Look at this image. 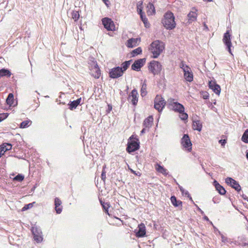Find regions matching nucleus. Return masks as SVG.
I'll return each mask as SVG.
<instances>
[{"mask_svg":"<svg viewBox=\"0 0 248 248\" xmlns=\"http://www.w3.org/2000/svg\"><path fill=\"white\" fill-rule=\"evenodd\" d=\"M147 8L149 9V10L152 11V13L153 14H155V7L153 3L150 2L147 5Z\"/></svg>","mask_w":248,"mask_h":248,"instance_id":"ea45409f","label":"nucleus"},{"mask_svg":"<svg viewBox=\"0 0 248 248\" xmlns=\"http://www.w3.org/2000/svg\"><path fill=\"white\" fill-rule=\"evenodd\" d=\"M106 166H104L103 167V170H102V173H101V179L102 180H103L104 181H105V179H106V171L105 170V168Z\"/></svg>","mask_w":248,"mask_h":248,"instance_id":"c03bdc74","label":"nucleus"},{"mask_svg":"<svg viewBox=\"0 0 248 248\" xmlns=\"http://www.w3.org/2000/svg\"><path fill=\"white\" fill-rule=\"evenodd\" d=\"M157 167L156 168V170L157 171H158L160 173H161L163 175L166 176L168 174V172L167 171V170L165 169L163 166L157 164Z\"/></svg>","mask_w":248,"mask_h":248,"instance_id":"c756f323","label":"nucleus"},{"mask_svg":"<svg viewBox=\"0 0 248 248\" xmlns=\"http://www.w3.org/2000/svg\"><path fill=\"white\" fill-rule=\"evenodd\" d=\"M104 3L106 4V6L108 7V6L109 4H110V2L108 0H102Z\"/></svg>","mask_w":248,"mask_h":248,"instance_id":"5fc2aeb1","label":"nucleus"},{"mask_svg":"<svg viewBox=\"0 0 248 248\" xmlns=\"http://www.w3.org/2000/svg\"><path fill=\"white\" fill-rule=\"evenodd\" d=\"M187 197L189 198V199L191 201L192 203H194V202L192 199V197H191L190 195L189 194V196H187Z\"/></svg>","mask_w":248,"mask_h":248,"instance_id":"e2e57ef3","label":"nucleus"},{"mask_svg":"<svg viewBox=\"0 0 248 248\" xmlns=\"http://www.w3.org/2000/svg\"><path fill=\"white\" fill-rule=\"evenodd\" d=\"M179 113V117L183 121L186 120L188 118V114L185 112V111L183 112Z\"/></svg>","mask_w":248,"mask_h":248,"instance_id":"e433bc0d","label":"nucleus"},{"mask_svg":"<svg viewBox=\"0 0 248 248\" xmlns=\"http://www.w3.org/2000/svg\"><path fill=\"white\" fill-rule=\"evenodd\" d=\"M213 202L215 203L218 202H217V201H216V198H213Z\"/></svg>","mask_w":248,"mask_h":248,"instance_id":"338daca9","label":"nucleus"},{"mask_svg":"<svg viewBox=\"0 0 248 248\" xmlns=\"http://www.w3.org/2000/svg\"><path fill=\"white\" fill-rule=\"evenodd\" d=\"M133 135L129 138V140L128 141L126 149V151L129 154L138 150L140 148L139 140L137 138L133 139Z\"/></svg>","mask_w":248,"mask_h":248,"instance_id":"7ed1b4c3","label":"nucleus"},{"mask_svg":"<svg viewBox=\"0 0 248 248\" xmlns=\"http://www.w3.org/2000/svg\"><path fill=\"white\" fill-rule=\"evenodd\" d=\"M246 158L248 160V150H247L246 151Z\"/></svg>","mask_w":248,"mask_h":248,"instance_id":"69168bd1","label":"nucleus"},{"mask_svg":"<svg viewBox=\"0 0 248 248\" xmlns=\"http://www.w3.org/2000/svg\"><path fill=\"white\" fill-rule=\"evenodd\" d=\"M142 53V49L140 47H139L132 51L131 54L132 57H135L138 55Z\"/></svg>","mask_w":248,"mask_h":248,"instance_id":"2f4dec72","label":"nucleus"},{"mask_svg":"<svg viewBox=\"0 0 248 248\" xmlns=\"http://www.w3.org/2000/svg\"><path fill=\"white\" fill-rule=\"evenodd\" d=\"M197 18V14L195 11H190L187 15V21L186 23L190 24L193 21L196 20Z\"/></svg>","mask_w":248,"mask_h":248,"instance_id":"412c9836","label":"nucleus"},{"mask_svg":"<svg viewBox=\"0 0 248 248\" xmlns=\"http://www.w3.org/2000/svg\"><path fill=\"white\" fill-rule=\"evenodd\" d=\"M132 61V60H130L129 61H125L122 63L121 67H120L122 68V70L123 71V73H124V72L128 69Z\"/></svg>","mask_w":248,"mask_h":248,"instance_id":"c85d7f7f","label":"nucleus"},{"mask_svg":"<svg viewBox=\"0 0 248 248\" xmlns=\"http://www.w3.org/2000/svg\"><path fill=\"white\" fill-rule=\"evenodd\" d=\"M227 142L226 140H219V143L221 144V145L224 146Z\"/></svg>","mask_w":248,"mask_h":248,"instance_id":"09e8293b","label":"nucleus"},{"mask_svg":"<svg viewBox=\"0 0 248 248\" xmlns=\"http://www.w3.org/2000/svg\"><path fill=\"white\" fill-rule=\"evenodd\" d=\"M139 230L136 232V236L138 237H142L145 235L146 229L145 225L141 223L138 226Z\"/></svg>","mask_w":248,"mask_h":248,"instance_id":"6ab92c4d","label":"nucleus"},{"mask_svg":"<svg viewBox=\"0 0 248 248\" xmlns=\"http://www.w3.org/2000/svg\"><path fill=\"white\" fill-rule=\"evenodd\" d=\"M12 75L11 71L5 68H2L0 70V77H10Z\"/></svg>","mask_w":248,"mask_h":248,"instance_id":"bb28decb","label":"nucleus"},{"mask_svg":"<svg viewBox=\"0 0 248 248\" xmlns=\"http://www.w3.org/2000/svg\"><path fill=\"white\" fill-rule=\"evenodd\" d=\"M8 116L7 113H3L0 114V122L5 119Z\"/></svg>","mask_w":248,"mask_h":248,"instance_id":"37998d69","label":"nucleus"},{"mask_svg":"<svg viewBox=\"0 0 248 248\" xmlns=\"http://www.w3.org/2000/svg\"><path fill=\"white\" fill-rule=\"evenodd\" d=\"M91 74L95 78H99L101 76V70H100L97 64L94 63L91 69Z\"/></svg>","mask_w":248,"mask_h":248,"instance_id":"dca6fc26","label":"nucleus"},{"mask_svg":"<svg viewBox=\"0 0 248 248\" xmlns=\"http://www.w3.org/2000/svg\"><path fill=\"white\" fill-rule=\"evenodd\" d=\"M179 188L182 195H184L185 189L182 186H179Z\"/></svg>","mask_w":248,"mask_h":248,"instance_id":"3c124183","label":"nucleus"},{"mask_svg":"<svg viewBox=\"0 0 248 248\" xmlns=\"http://www.w3.org/2000/svg\"><path fill=\"white\" fill-rule=\"evenodd\" d=\"M6 103L11 106L14 103V95L12 93H10L6 100Z\"/></svg>","mask_w":248,"mask_h":248,"instance_id":"7c9ffc66","label":"nucleus"},{"mask_svg":"<svg viewBox=\"0 0 248 248\" xmlns=\"http://www.w3.org/2000/svg\"><path fill=\"white\" fill-rule=\"evenodd\" d=\"M146 129L145 128H143L140 131V134H143L145 133Z\"/></svg>","mask_w":248,"mask_h":248,"instance_id":"052dcab7","label":"nucleus"},{"mask_svg":"<svg viewBox=\"0 0 248 248\" xmlns=\"http://www.w3.org/2000/svg\"><path fill=\"white\" fill-rule=\"evenodd\" d=\"M102 206L103 208L104 209V210H105L107 209V204H106V203H102Z\"/></svg>","mask_w":248,"mask_h":248,"instance_id":"6e6d98bb","label":"nucleus"},{"mask_svg":"<svg viewBox=\"0 0 248 248\" xmlns=\"http://www.w3.org/2000/svg\"><path fill=\"white\" fill-rule=\"evenodd\" d=\"M31 230L33 235L34 240L37 243L42 242L43 240V237L41 228L35 225L31 227Z\"/></svg>","mask_w":248,"mask_h":248,"instance_id":"0eeeda50","label":"nucleus"},{"mask_svg":"<svg viewBox=\"0 0 248 248\" xmlns=\"http://www.w3.org/2000/svg\"><path fill=\"white\" fill-rule=\"evenodd\" d=\"M168 103L170 109L175 112L181 113L185 111L184 106L178 102H175L174 99L172 98L168 100Z\"/></svg>","mask_w":248,"mask_h":248,"instance_id":"20e7f679","label":"nucleus"},{"mask_svg":"<svg viewBox=\"0 0 248 248\" xmlns=\"http://www.w3.org/2000/svg\"><path fill=\"white\" fill-rule=\"evenodd\" d=\"M198 210L201 212L202 214H204V212L199 207H198Z\"/></svg>","mask_w":248,"mask_h":248,"instance_id":"774afa93","label":"nucleus"},{"mask_svg":"<svg viewBox=\"0 0 248 248\" xmlns=\"http://www.w3.org/2000/svg\"><path fill=\"white\" fill-rule=\"evenodd\" d=\"M148 68L151 73L155 75L160 73L162 66L159 62L153 60L149 63Z\"/></svg>","mask_w":248,"mask_h":248,"instance_id":"39448f33","label":"nucleus"},{"mask_svg":"<svg viewBox=\"0 0 248 248\" xmlns=\"http://www.w3.org/2000/svg\"><path fill=\"white\" fill-rule=\"evenodd\" d=\"M166 104V101L160 95H157L154 99V108L159 112L162 111Z\"/></svg>","mask_w":248,"mask_h":248,"instance_id":"423d86ee","label":"nucleus"},{"mask_svg":"<svg viewBox=\"0 0 248 248\" xmlns=\"http://www.w3.org/2000/svg\"><path fill=\"white\" fill-rule=\"evenodd\" d=\"M209 94L207 92H204L203 93V95H202V98L204 99H207L209 98Z\"/></svg>","mask_w":248,"mask_h":248,"instance_id":"de8ad7c7","label":"nucleus"},{"mask_svg":"<svg viewBox=\"0 0 248 248\" xmlns=\"http://www.w3.org/2000/svg\"><path fill=\"white\" fill-rule=\"evenodd\" d=\"M12 145L11 143H4L0 145V158L4 155V153L12 149Z\"/></svg>","mask_w":248,"mask_h":248,"instance_id":"a211bd4d","label":"nucleus"},{"mask_svg":"<svg viewBox=\"0 0 248 248\" xmlns=\"http://www.w3.org/2000/svg\"><path fill=\"white\" fill-rule=\"evenodd\" d=\"M107 204V209L105 210V212L106 214H107L109 216V214L108 213V208L109 207V204L108 203H106Z\"/></svg>","mask_w":248,"mask_h":248,"instance_id":"603ef678","label":"nucleus"},{"mask_svg":"<svg viewBox=\"0 0 248 248\" xmlns=\"http://www.w3.org/2000/svg\"><path fill=\"white\" fill-rule=\"evenodd\" d=\"M213 184L215 186L216 189L221 195H224L226 192L225 189L221 186L216 180H214Z\"/></svg>","mask_w":248,"mask_h":248,"instance_id":"5701e85b","label":"nucleus"},{"mask_svg":"<svg viewBox=\"0 0 248 248\" xmlns=\"http://www.w3.org/2000/svg\"><path fill=\"white\" fill-rule=\"evenodd\" d=\"M161 22L163 26L169 30L174 29L176 26L173 14L168 11L164 15Z\"/></svg>","mask_w":248,"mask_h":248,"instance_id":"f257e3e1","label":"nucleus"},{"mask_svg":"<svg viewBox=\"0 0 248 248\" xmlns=\"http://www.w3.org/2000/svg\"><path fill=\"white\" fill-rule=\"evenodd\" d=\"M219 233L221 236V241L222 242L224 243H230L232 244V241L231 240V239L225 236L223 234L221 233L220 232H219Z\"/></svg>","mask_w":248,"mask_h":248,"instance_id":"473e14b6","label":"nucleus"},{"mask_svg":"<svg viewBox=\"0 0 248 248\" xmlns=\"http://www.w3.org/2000/svg\"><path fill=\"white\" fill-rule=\"evenodd\" d=\"M81 101V98H79L78 99L76 100H74L73 101H70L68 103V105L69 106V108L70 110H73L77 108V107L79 105H81L82 104H80Z\"/></svg>","mask_w":248,"mask_h":248,"instance_id":"b1692460","label":"nucleus"},{"mask_svg":"<svg viewBox=\"0 0 248 248\" xmlns=\"http://www.w3.org/2000/svg\"><path fill=\"white\" fill-rule=\"evenodd\" d=\"M179 188L182 195H184L185 189L182 186H179Z\"/></svg>","mask_w":248,"mask_h":248,"instance_id":"8fccbe9b","label":"nucleus"},{"mask_svg":"<svg viewBox=\"0 0 248 248\" xmlns=\"http://www.w3.org/2000/svg\"><path fill=\"white\" fill-rule=\"evenodd\" d=\"M223 42L224 44L226 46L227 49L229 52L232 55L231 50V47H232V44L231 40V35L229 33L228 31H227L223 35Z\"/></svg>","mask_w":248,"mask_h":248,"instance_id":"1a4fd4ad","label":"nucleus"},{"mask_svg":"<svg viewBox=\"0 0 248 248\" xmlns=\"http://www.w3.org/2000/svg\"><path fill=\"white\" fill-rule=\"evenodd\" d=\"M145 58L139 59L136 60L131 65V69L139 72L141 68L145 64Z\"/></svg>","mask_w":248,"mask_h":248,"instance_id":"ddd939ff","label":"nucleus"},{"mask_svg":"<svg viewBox=\"0 0 248 248\" xmlns=\"http://www.w3.org/2000/svg\"><path fill=\"white\" fill-rule=\"evenodd\" d=\"M184 72V76L186 81L191 82L193 80V75L190 68L187 70H185Z\"/></svg>","mask_w":248,"mask_h":248,"instance_id":"aec40b11","label":"nucleus"},{"mask_svg":"<svg viewBox=\"0 0 248 248\" xmlns=\"http://www.w3.org/2000/svg\"><path fill=\"white\" fill-rule=\"evenodd\" d=\"M153 122V117L152 116H149L146 118L143 123V125L145 127L149 128L152 126Z\"/></svg>","mask_w":248,"mask_h":248,"instance_id":"393cba45","label":"nucleus"},{"mask_svg":"<svg viewBox=\"0 0 248 248\" xmlns=\"http://www.w3.org/2000/svg\"><path fill=\"white\" fill-rule=\"evenodd\" d=\"M181 143L188 151H191L192 149V143L188 134L184 135L181 139Z\"/></svg>","mask_w":248,"mask_h":248,"instance_id":"9b49d317","label":"nucleus"},{"mask_svg":"<svg viewBox=\"0 0 248 248\" xmlns=\"http://www.w3.org/2000/svg\"><path fill=\"white\" fill-rule=\"evenodd\" d=\"M203 218L205 220H207V221H209V220L208 217L207 216H204Z\"/></svg>","mask_w":248,"mask_h":248,"instance_id":"0e129e2a","label":"nucleus"},{"mask_svg":"<svg viewBox=\"0 0 248 248\" xmlns=\"http://www.w3.org/2000/svg\"><path fill=\"white\" fill-rule=\"evenodd\" d=\"M241 196L244 200L248 202V197L246 195L243 194L242 195H241Z\"/></svg>","mask_w":248,"mask_h":248,"instance_id":"864d4df0","label":"nucleus"},{"mask_svg":"<svg viewBox=\"0 0 248 248\" xmlns=\"http://www.w3.org/2000/svg\"><path fill=\"white\" fill-rule=\"evenodd\" d=\"M225 183L237 192H240L241 190V187L238 182L231 177H228L226 178Z\"/></svg>","mask_w":248,"mask_h":248,"instance_id":"f8f14e48","label":"nucleus"},{"mask_svg":"<svg viewBox=\"0 0 248 248\" xmlns=\"http://www.w3.org/2000/svg\"><path fill=\"white\" fill-rule=\"evenodd\" d=\"M140 17L142 21L146 22L148 20V19L146 18L145 15L144 14L143 15L140 14Z\"/></svg>","mask_w":248,"mask_h":248,"instance_id":"a18cd8bd","label":"nucleus"},{"mask_svg":"<svg viewBox=\"0 0 248 248\" xmlns=\"http://www.w3.org/2000/svg\"><path fill=\"white\" fill-rule=\"evenodd\" d=\"M108 74L110 78H117L122 77L124 73L120 67L117 66L110 69Z\"/></svg>","mask_w":248,"mask_h":248,"instance_id":"6e6552de","label":"nucleus"},{"mask_svg":"<svg viewBox=\"0 0 248 248\" xmlns=\"http://www.w3.org/2000/svg\"><path fill=\"white\" fill-rule=\"evenodd\" d=\"M208 86L210 89L217 94L219 95L220 93L221 88L220 86L215 81H210L209 82Z\"/></svg>","mask_w":248,"mask_h":248,"instance_id":"2eb2a0df","label":"nucleus"},{"mask_svg":"<svg viewBox=\"0 0 248 248\" xmlns=\"http://www.w3.org/2000/svg\"><path fill=\"white\" fill-rule=\"evenodd\" d=\"M72 18L75 21H77L79 17V14L77 11L73 12L72 13Z\"/></svg>","mask_w":248,"mask_h":248,"instance_id":"a19ab883","label":"nucleus"},{"mask_svg":"<svg viewBox=\"0 0 248 248\" xmlns=\"http://www.w3.org/2000/svg\"><path fill=\"white\" fill-rule=\"evenodd\" d=\"M138 93L136 89H133L128 97V100H130L131 102L134 106L137 104L138 101Z\"/></svg>","mask_w":248,"mask_h":248,"instance_id":"4468645a","label":"nucleus"},{"mask_svg":"<svg viewBox=\"0 0 248 248\" xmlns=\"http://www.w3.org/2000/svg\"><path fill=\"white\" fill-rule=\"evenodd\" d=\"M34 203H35V202H32L31 203L25 204L24 206L22 208V211H25L29 209L32 208Z\"/></svg>","mask_w":248,"mask_h":248,"instance_id":"c9c22d12","label":"nucleus"},{"mask_svg":"<svg viewBox=\"0 0 248 248\" xmlns=\"http://www.w3.org/2000/svg\"><path fill=\"white\" fill-rule=\"evenodd\" d=\"M146 84L145 83V82L144 81L142 85V87L141 89V95L142 96L145 95L146 94V92H145V90H146Z\"/></svg>","mask_w":248,"mask_h":248,"instance_id":"4c0bfd02","label":"nucleus"},{"mask_svg":"<svg viewBox=\"0 0 248 248\" xmlns=\"http://www.w3.org/2000/svg\"><path fill=\"white\" fill-rule=\"evenodd\" d=\"M24 176L22 174H18L14 178V180L18 182H21L24 180Z\"/></svg>","mask_w":248,"mask_h":248,"instance_id":"58836bf2","label":"nucleus"},{"mask_svg":"<svg viewBox=\"0 0 248 248\" xmlns=\"http://www.w3.org/2000/svg\"><path fill=\"white\" fill-rule=\"evenodd\" d=\"M149 49L153 54V57L157 58L165 49V44L160 40H155L151 44Z\"/></svg>","mask_w":248,"mask_h":248,"instance_id":"f03ea898","label":"nucleus"},{"mask_svg":"<svg viewBox=\"0 0 248 248\" xmlns=\"http://www.w3.org/2000/svg\"><path fill=\"white\" fill-rule=\"evenodd\" d=\"M192 127L194 130L201 131L202 130V126L200 121L197 120L193 121Z\"/></svg>","mask_w":248,"mask_h":248,"instance_id":"a878e982","label":"nucleus"},{"mask_svg":"<svg viewBox=\"0 0 248 248\" xmlns=\"http://www.w3.org/2000/svg\"><path fill=\"white\" fill-rule=\"evenodd\" d=\"M180 67L183 70V71H184L185 70H186L190 68V67L186 65L184 62H181L180 64Z\"/></svg>","mask_w":248,"mask_h":248,"instance_id":"79ce46f5","label":"nucleus"},{"mask_svg":"<svg viewBox=\"0 0 248 248\" xmlns=\"http://www.w3.org/2000/svg\"><path fill=\"white\" fill-rule=\"evenodd\" d=\"M170 200L172 204L175 207H178L182 204V202L180 200H177L174 196H172L171 197Z\"/></svg>","mask_w":248,"mask_h":248,"instance_id":"cd10ccee","label":"nucleus"},{"mask_svg":"<svg viewBox=\"0 0 248 248\" xmlns=\"http://www.w3.org/2000/svg\"><path fill=\"white\" fill-rule=\"evenodd\" d=\"M241 140L246 143H248V129H247L244 132Z\"/></svg>","mask_w":248,"mask_h":248,"instance_id":"f704fd0d","label":"nucleus"},{"mask_svg":"<svg viewBox=\"0 0 248 248\" xmlns=\"http://www.w3.org/2000/svg\"><path fill=\"white\" fill-rule=\"evenodd\" d=\"M140 41V38H130L129 39L126 44V46L127 47L133 48L138 45Z\"/></svg>","mask_w":248,"mask_h":248,"instance_id":"f3484780","label":"nucleus"},{"mask_svg":"<svg viewBox=\"0 0 248 248\" xmlns=\"http://www.w3.org/2000/svg\"><path fill=\"white\" fill-rule=\"evenodd\" d=\"M55 209L57 214H60L62 212V207L61 205L62 202L60 199L57 197L54 200Z\"/></svg>","mask_w":248,"mask_h":248,"instance_id":"4be33fe9","label":"nucleus"},{"mask_svg":"<svg viewBox=\"0 0 248 248\" xmlns=\"http://www.w3.org/2000/svg\"><path fill=\"white\" fill-rule=\"evenodd\" d=\"M140 4H138L137 5V11H138V13L139 14V15L140 16V14L143 15L144 13L142 12V9H141V8H140Z\"/></svg>","mask_w":248,"mask_h":248,"instance_id":"49530a36","label":"nucleus"},{"mask_svg":"<svg viewBox=\"0 0 248 248\" xmlns=\"http://www.w3.org/2000/svg\"><path fill=\"white\" fill-rule=\"evenodd\" d=\"M232 243H233L235 245H239L240 243L237 241H232Z\"/></svg>","mask_w":248,"mask_h":248,"instance_id":"680f3d73","label":"nucleus"},{"mask_svg":"<svg viewBox=\"0 0 248 248\" xmlns=\"http://www.w3.org/2000/svg\"><path fill=\"white\" fill-rule=\"evenodd\" d=\"M131 171H132V172L134 174H135V175H136L140 176V174H140V172H138V173H137V172H136V171H134V170H132Z\"/></svg>","mask_w":248,"mask_h":248,"instance_id":"13d9d810","label":"nucleus"},{"mask_svg":"<svg viewBox=\"0 0 248 248\" xmlns=\"http://www.w3.org/2000/svg\"><path fill=\"white\" fill-rule=\"evenodd\" d=\"M31 123V121L30 120H26L21 122L20 124V128H24L26 127H28L30 125Z\"/></svg>","mask_w":248,"mask_h":248,"instance_id":"72a5a7b5","label":"nucleus"},{"mask_svg":"<svg viewBox=\"0 0 248 248\" xmlns=\"http://www.w3.org/2000/svg\"><path fill=\"white\" fill-rule=\"evenodd\" d=\"M102 21L104 28L108 31H115V25L111 19L105 17L102 19Z\"/></svg>","mask_w":248,"mask_h":248,"instance_id":"9d476101","label":"nucleus"},{"mask_svg":"<svg viewBox=\"0 0 248 248\" xmlns=\"http://www.w3.org/2000/svg\"><path fill=\"white\" fill-rule=\"evenodd\" d=\"M184 195H185L186 196H187V197L189 196V193L188 191H187V190H185Z\"/></svg>","mask_w":248,"mask_h":248,"instance_id":"bf43d9fd","label":"nucleus"},{"mask_svg":"<svg viewBox=\"0 0 248 248\" xmlns=\"http://www.w3.org/2000/svg\"><path fill=\"white\" fill-rule=\"evenodd\" d=\"M143 23H144V25H145V27L146 28H148V27H149V25H150V24H149V23H148V21H146V22H145V21H144V22H143Z\"/></svg>","mask_w":248,"mask_h":248,"instance_id":"4d7b16f0","label":"nucleus"}]
</instances>
